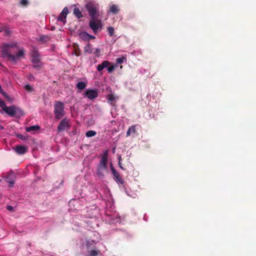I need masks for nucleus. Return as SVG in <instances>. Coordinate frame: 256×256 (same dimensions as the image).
Here are the masks:
<instances>
[{
	"instance_id": "22",
	"label": "nucleus",
	"mask_w": 256,
	"mask_h": 256,
	"mask_svg": "<svg viewBox=\"0 0 256 256\" xmlns=\"http://www.w3.org/2000/svg\"><path fill=\"white\" fill-rule=\"evenodd\" d=\"M120 10L118 8V7L117 5L116 4H112L110 7V12L114 14H116L119 12Z\"/></svg>"
},
{
	"instance_id": "46",
	"label": "nucleus",
	"mask_w": 256,
	"mask_h": 256,
	"mask_svg": "<svg viewBox=\"0 0 256 256\" xmlns=\"http://www.w3.org/2000/svg\"><path fill=\"white\" fill-rule=\"evenodd\" d=\"M2 31L0 30V32H1Z\"/></svg>"
},
{
	"instance_id": "41",
	"label": "nucleus",
	"mask_w": 256,
	"mask_h": 256,
	"mask_svg": "<svg viewBox=\"0 0 256 256\" xmlns=\"http://www.w3.org/2000/svg\"><path fill=\"white\" fill-rule=\"evenodd\" d=\"M5 31H6V33H7V34H9V30H8L6 29V30H5Z\"/></svg>"
},
{
	"instance_id": "9",
	"label": "nucleus",
	"mask_w": 256,
	"mask_h": 256,
	"mask_svg": "<svg viewBox=\"0 0 256 256\" xmlns=\"http://www.w3.org/2000/svg\"><path fill=\"white\" fill-rule=\"evenodd\" d=\"M108 150H105L100 158L98 166L108 168Z\"/></svg>"
},
{
	"instance_id": "26",
	"label": "nucleus",
	"mask_w": 256,
	"mask_h": 256,
	"mask_svg": "<svg viewBox=\"0 0 256 256\" xmlns=\"http://www.w3.org/2000/svg\"><path fill=\"white\" fill-rule=\"evenodd\" d=\"M96 132L94 130H88V131L86 134V137H92V136H94L96 134Z\"/></svg>"
},
{
	"instance_id": "20",
	"label": "nucleus",
	"mask_w": 256,
	"mask_h": 256,
	"mask_svg": "<svg viewBox=\"0 0 256 256\" xmlns=\"http://www.w3.org/2000/svg\"><path fill=\"white\" fill-rule=\"evenodd\" d=\"M136 125H133L130 126L127 132L126 136H130L132 134H135L136 132Z\"/></svg>"
},
{
	"instance_id": "30",
	"label": "nucleus",
	"mask_w": 256,
	"mask_h": 256,
	"mask_svg": "<svg viewBox=\"0 0 256 256\" xmlns=\"http://www.w3.org/2000/svg\"><path fill=\"white\" fill-rule=\"evenodd\" d=\"M126 57L122 56V58H118L116 59V63L118 64H122L124 62V61H126Z\"/></svg>"
},
{
	"instance_id": "28",
	"label": "nucleus",
	"mask_w": 256,
	"mask_h": 256,
	"mask_svg": "<svg viewBox=\"0 0 256 256\" xmlns=\"http://www.w3.org/2000/svg\"><path fill=\"white\" fill-rule=\"evenodd\" d=\"M107 31L110 36H112L114 34V30L112 26H108L107 28Z\"/></svg>"
},
{
	"instance_id": "8",
	"label": "nucleus",
	"mask_w": 256,
	"mask_h": 256,
	"mask_svg": "<svg viewBox=\"0 0 256 256\" xmlns=\"http://www.w3.org/2000/svg\"><path fill=\"white\" fill-rule=\"evenodd\" d=\"M84 96L90 100H94L98 96V91L96 89H88L85 92Z\"/></svg>"
},
{
	"instance_id": "5",
	"label": "nucleus",
	"mask_w": 256,
	"mask_h": 256,
	"mask_svg": "<svg viewBox=\"0 0 256 256\" xmlns=\"http://www.w3.org/2000/svg\"><path fill=\"white\" fill-rule=\"evenodd\" d=\"M84 52L85 54H94L98 56L100 52V49L92 48V45L90 42H88L84 48Z\"/></svg>"
},
{
	"instance_id": "33",
	"label": "nucleus",
	"mask_w": 256,
	"mask_h": 256,
	"mask_svg": "<svg viewBox=\"0 0 256 256\" xmlns=\"http://www.w3.org/2000/svg\"><path fill=\"white\" fill-rule=\"evenodd\" d=\"M0 106L2 108V110H3V108H4L6 106V102L3 100H2L0 98Z\"/></svg>"
},
{
	"instance_id": "36",
	"label": "nucleus",
	"mask_w": 256,
	"mask_h": 256,
	"mask_svg": "<svg viewBox=\"0 0 256 256\" xmlns=\"http://www.w3.org/2000/svg\"><path fill=\"white\" fill-rule=\"evenodd\" d=\"M16 136L17 138H18L21 140H25L26 139V137L22 134H18L16 135Z\"/></svg>"
},
{
	"instance_id": "10",
	"label": "nucleus",
	"mask_w": 256,
	"mask_h": 256,
	"mask_svg": "<svg viewBox=\"0 0 256 256\" xmlns=\"http://www.w3.org/2000/svg\"><path fill=\"white\" fill-rule=\"evenodd\" d=\"M68 120L66 118H64L60 122L58 127V132H61L65 130L66 128H69Z\"/></svg>"
},
{
	"instance_id": "38",
	"label": "nucleus",
	"mask_w": 256,
	"mask_h": 256,
	"mask_svg": "<svg viewBox=\"0 0 256 256\" xmlns=\"http://www.w3.org/2000/svg\"><path fill=\"white\" fill-rule=\"evenodd\" d=\"M14 208L12 206H7V210L10 211H12L13 210Z\"/></svg>"
},
{
	"instance_id": "2",
	"label": "nucleus",
	"mask_w": 256,
	"mask_h": 256,
	"mask_svg": "<svg viewBox=\"0 0 256 256\" xmlns=\"http://www.w3.org/2000/svg\"><path fill=\"white\" fill-rule=\"evenodd\" d=\"M54 112L56 118L60 120L65 114L64 104L60 101H56L54 104Z\"/></svg>"
},
{
	"instance_id": "15",
	"label": "nucleus",
	"mask_w": 256,
	"mask_h": 256,
	"mask_svg": "<svg viewBox=\"0 0 256 256\" xmlns=\"http://www.w3.org/2000/svg\"><path fill=\"white\" fill-rule=\"evenodd\" d=\"M31 61L32 63L40 62V55L38 54L37 51H36V50L33 51Z\"/></svg>"
},
{
	"instance_id": "6",
	"label": "nucleus",
	"mask_w": 256,
	"mask_h": 256,
	"mask_svg": "<svg viewBox=\"0 0 256 256\" xmlns=\"http://www.w3.org/2000/svg\"><path fill=\"white\" fill-rule=\"evenodd\" d=\"M89 26L94 34H96L102 26L100 21H96V18H91L89 22Z\"/></svg>"
},
{
	"instance_id": "43",
	"label": "nucleus",
	"mask_w": 256,
	"mask_h": 256,
	"mask_svg": "<svg viewBox=\"0 0 256 256\" xmlns=\"http://www.w3.org/2000/svg\"><path fill=\"white\" fill-rule=\"evenodd\" d=\"M32 77L34 78V77H33V76H32V75L30 74V78H32Z\"/></svg>"
},
{
	"instance_id": "44",
	"label": "nucleus",
	"mask_w": 256,
	"mask_h": 256,
	"mask_svg": "<svg viewBox=\"0 0 256 256\" xmlns=\"http://www.w3.org/2000/svg\"><path fill=\"white\" fill-rule=\"evenodd\" d=\"M32 77L34 78V77H33V76H32V75L30 74V78H32Z\"/></svg>"
},
{
	"instance_id": "18",
	"label": "nucleus",
	"mask_w": 256,
	"mask_h": 256,
	"mask_svg": "<svg viewBox=\"0 0 256 256\" xmlns=\"http://www.w3.org/2000/svg\"><path fill=\"white\" fill-rule=\"evenodd\" d=\"M40 127L38 125L32 126L26 128V130L28 132H36L40 130Z\"/></svg>"
},
{
	"instance_id": "37",
	"label": "nucleus",
	"mask_w": 256,
	"mask_h": 256,
	"mask_svg": "<svg viewBox=\"0 0 256 256\" xmlns=\"http://www.w3.org/2000/svg\"><path fill=\"white\" fill-rule=\"evenodd\" d=\"M25 88L29 91H32V88L28 84H26L25 86Z\"/></svg>"
},
{
	"instance_id": "23",
	"label": "nucleus",
	"mask_w": 256,
	"mask_h": 256,
	"mask_svg": "<svg viewBox=\"0 0 256 256\" xmlns=\"http://www.w3.org/2000/svg\"><path fill=\"white\" fill-rule=\"evenodd\" d=\"M89 256H98L100 254V250L96 248L88 251Z\"/></svg>"
},
{
	"instance_id": "24",
	"label": "nucleus",
	"mask_w": 256,
	"mask_h": 256,
	"mask_svg": "<svg viewBox=\"0 0 256 256\" xmlns=\"http://www.w3.org/2000/svg\"><path fill=\"white\" fill-rule=\"evenodd\" d=\"M86 86V83L83 82H79L76 84V88L80 90H84Z\"/></svg>"
},
{
	"instance_id": "34",
	"label": "nucleus",
	"mask_w": 256,
	"mask_h": 256,
	"mask_svg": "<svg viewBox=\"0 0 256 256\" xmlns=\"http://www.w3.org/2000/svg\"><path fill=\"white\" fill-rule=\"evenodd\" d=\"M120 160H121V156H120L118 158V165L121 169H122L123 170H125V168L122 166V164Z\"/></svg>"
},
{
	"instance_id": "25",
	"label": "nucleus",
	"mask_w": 256,
	"mask_h": 256,
	"mask_svg": "<svg viewBox=\"0 0 256 256\" xmlns=\"http://www.w3.org/2000/svg\"><path fill=\"white\" fill-rule=\"evenodd\" d=\"M50 40V38L46 35H41L39 38V41L46 42Z\"/></svg>"
},
{
	"instance_id": "1",
	"label": "nucleus",
	"mask_w": 256,
	"mask_h": 256,
	"mask_svg": "<svg viewBox=\"0 0 256 256\" xmlns=\"http://www.w3.org/2000/svg\"><path fill=\"white\" fill-rule=\"evenodd\" d=\"M86 8L88 10L91 18H96L99 16V5L94 2H90L86 4Z\"/></svg>"
},
{
	"instance_id": "7",
	"label": "nucleus",
	"mask_w": 256,
	"mask_h": 256,
	"mask_svg": "<svg viewBox=\"0 0 256 256\" xmlns=\"http://www.w3.org/2000/svg\"><path fill=\"white\" fill-rule=\"evenodd\" d=\"M110 168L112 171V172L114 176V180L118 184H120L124 186V180L122 176H120L119 173L116 172V170L114 169L113 166L112 164L111 163L110 164Z\"/></svg>"
},
{
	"instance_id": "17",
	"label": "nucleus",
	"mask_w": 256,
	"mask_h": 256,
	"mask_svg": "<svg viewBox=\"0 0 256 256\" xmlns=\"http://www.w3.org/2000/svg\"><path fill=\"white\" fill-rule=\"evenodd\" d=\"M108 102L112 106H115L116 102H114L116 99L115 96L113 94H108L107 96Z\"/></svg>"
},
{
	"instance_id": "21",
	"label": "nucleus",
	"mask_w": 256,
	"mask_h": 256,
	"mask_svg": "<svg viewBox=\"0 0 256 256\" xmlns=\"http://www.w3.org/2000/svg\"><path fill=\"white\" fill-rule=\"evenodd\" d=\"M73 13L78 18H80L82 17V12L80 11V9L78 8H74Z\"/></svg>"
},
{
	"instance_id": "16",
	"label": "nucleus",
	"mask_w": 256,
	"mask_h": 256,
	"mask_svg": "<svg viewBox=\"0 0 256 256\" xmlns=\"http://www.w3.org/2000/svg\"><path fill=\"white\" fill-rule=\"evenodd\" d=\"M108 168L101 166H98L97 168V174L100 177H104V172L107 170Z\"/></svg>"
},
{
	"instance_id": "13",
	"label": "nucleus",
	"mask_w": 256,
	"mask_h": 256,
	"mask_svg": "<svg viewBox=\"0 0 256 256\" xmlns=\"http://www.w3.org/2000/svg\"><path fill=\"white\" fill-rule=\"evenodd\" d=\"M28 148L24 146H18L16 148V152L20 154H23L26 152Z\"/></svg>"
},
{
	"instance_id": "14",
	"label": "nucleus",
	"mask_w": 256,
	"mask_h": 256,
	"mask_svg": "<svg viewBox=\"0 0 256 256\" xmlns=\"http://www.w3.org/2000/svg\"><path fill=\"white\" fill-rule=\"evenodd\" d=\"M110 64V62L107 60L103 61L101 64H98L96 69L98 72L102 71L104 68H107Z\"/></svg>"
},
{
	"instance_id": "45",
	"label": "nucleus",
	"mask_w": 256,
	"mask_h": 256,
	"mask_svg": "<svg viewBox=\"0 0 256 256\" xmlns=\"http://www.w3.org/2000/svg\"><path fill=\"white\" fill-rule=\"evenodd\" d=\"M2 182V180H0V182Z\"/></svg>"
},
{
	"instance_id": "31",
	"label": "nucleus",
	"mask_w": 256,
	"mask_h": 256,
	"mask_svg": "<svg viewBox=\"0 0 256 256\" xmlns=\"http://www.w3.org/2000/svg\"><path fill=\"white\" fill-rule=\"evenodd\" d=\"M34 64L32 66L33 68H36V69H40L41 66H42V64H41V62H34L33 63Z\"/></svg>"
},
{
	"instance_id": "29",
	"label": "nucleus",
	"mask_w": 256,
	"mask_h": 256,
	"mask_svg": "<svg viewBox=\"0 0 256 256\" xmlns=\"http://www.w3.org/2000/svg\"><path fill=\"white\" fill-rule=\"evenodd\" d=\"M93 242H94L92 240V241L86 240V241L85 245L88 250H89L90 248H92Z\"/></svg>"
},
{
	"instance_id": "19",
	"label": "nucleus",
	"mask_w": 256,
	"mask_h": 256,
	"mask_svg": "<svg viewBox=\"0 0 256 256\" xmlns=\"http://www.w3.org/2000/svg\"><path fill=\"white\" fill-rule=\"evenodd\" d=\"M80 38L84 41L88 42V34L86 32H82L79 34Z\"/></svg>"
},
{
	"instance_id": "42",
	"label": "nucleus",
	"mask_w": 256,
	"mask_h": 256,
	"mask_svg": "<svg viewBox=\"0 0 256 256\" xmlns=\"http://www.w3.org/2000/svg\"><path fill=\"white\" fill-rule=\"evenodd\" d=\"M3 129H4V126L0 125V130H3Z\"/></svg>"
},
{
	"instance_id": "39",
	"label": "nucleus",
	"mask_w": 256,
	"mask_h": 256,
	"mask_svg": "<svg viewBox=\"0 0 256 256\" xmlns=\"http://www.w3.org/2000/svg\"><path fill=\"white\" fill-rule=\"evenodd\" d=\"M88 42L91 39H94L95 38V36H92V35H90L89 34H88Z\"/></svg>"
},
{
	"instance_id": "3",
	"label": "nucleus",
	"mask_w": 256,
	"mask_h": 256,
	"mask_svg": "<svg viewBox=\"0 0 256 256\" xmlns=\"http://www.w3.org/2000/svg\"><path fill=\"white\" fill-rule=\"evenodd\" d=\"M3 110L10 116L20 117L24 114L23 112L14 106H6L4 108H3Z\"/></svg>"
},
{
	"instance_id": "32",
	"label": "nucleus",
	"mask_w": 256,
	"mask_h": 256,
	"mask_svg": "<svg viewBox=\"0 0 256 256\" xmlns=\"http://www.w3.org/2000/svg\"><path fill=\"white\" fill-rule=\"evenodd\" d=\"M108 68L107 70H108V72H109V73L112 72L115 68V66L114 65H112L110 66H108Z\"/></svg>"
},
{
	"instance_id": "40",
	"label": "nucleus",
	"mask_w": 256,
	"mask_h": 256,
	"mask_svg": "<svg viewBox=\"0 0 256 256\" xmlns=\"http://www.w3.org/2000/svg\"><path fill=\"white\" fill-rule=\"evenodd\" d=\"M15 46H16V44H14V45L10 44V45L8 46V48H12V47Z\"/></svg>"
},
{
	"instance_id": "27",
	"label": "nucleus",
	"mask_w": 256,
	"mask_h": 256,
	"mask_svg": "<svg viewBox=\"0 0 256 256\" xmlns=\"http://www.w3.org/2000/svg\"><path fill=\"white\" fill-rule=\"evenodd\" d=\"M74 54L76 56H80L81 54L80 50V48H78V46L76 45V46H74Z\"/></svg>"
},
{
	"instance_id": "11",
	"label": "nucleus",
	"mask_w": 256,
	"mask_h": 256,
	"mask_svg": "<svg viewBox=\"0 0 256 256\" xmlns=\"http://www.w3.org/2000/svg\"><path fill=\"white\" fill-rule=\"evenodd\" d=\"M15 174L13 172H10L8 173L5 176L6 182L12 185L15 182Z\"/></svg>"
},
{
	"instance_id": "4",
	"label": "nucleus",
	"mask_w": 256,
	"mask_h": 256,
	"mask_svg": "<svg viewBox=\"0 0 256 256\" xmlns=\"http://www.w3.org/2000/svg\"><path fill=\"white\" fill-rule=\"evenodd\" d=\"M2 54L4 56H6L8 57L10 60L12 62L17 61L18 58L24 55V50L23 49H21L19 50L18 53L16 55L12 54H11L8 53L6 50H3L2 52Z\"/></svg>"
},
{
	"instance_id": "35",
	"label": "nucleus",
	"mask_w": 256,
	"mask_h": 256,
	"mask_svg": "<svg viewBox=\"0 0 256 256\" xmlns=\"http://www.w3.org/2000/svg\"><path fill=\"white\" fill-rule=\"evenodd\" d=\"M20 4L22 6H26L28 4V0H21Z\"/></svg>"
},
{
	"instance_id": "12",
	"label": "nucleus",
	"mask_w": 256,
	"mask_h": 256,
	"mask_svg": "<svg viewBox=\"0 0 256 256\" xmlns=\"http://www.w3.org/2000/svg\"><path fill=\"white\" fill-rule=\"evenodd\" d=\"M68 8L65 7L62 10V12H60V15L58 16V20L64 22H66V15L68 14Z\"/></svg>"
}]
</instances>
